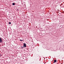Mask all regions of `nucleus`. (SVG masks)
Wrapping results in <instances>:
<instances>
[{"label": "nucleus", "mask_w": 64, "mask_h": 64, "mask_svg": "<svg viewBox=\"0 0 64 64\" xmlns=\"http://www.w3.org/2000/svg\"><path fill=\"white\" fill-rule=\"evenodd\" d=\"M21 48H22V49H23V48L22 47Z\"/></svg>", "instance_id": "8"}, {"label": "nucleus", "mask_w": 64, "mask_h": 64, "mask_svg": "<svg viewBox=\"0 0 64 64\" xmlns=\"http://www.w3.org/2000/svg\"><path fill=\"white\" fill-rule=\"evenodd\" d=\"M24 47H26V44L25 43H24Z\"/></svg>", "instance_id": "2"}, {"label": "nucleus", "mask_w": 64, "mask_h": 64, "mask_svg": "<svg viewBox=\"0 0 64 64\" xmlns=\"http://www.w3.org/2000/svg\"><path fill=\"white\" fill-rule=\"evenodd\" d=\"M9 24H11V22H10L9 23Z\"/></svg>", "instance_id": "7"}, {"label": "nucleus", "mask_w": 64, "mask_h": 64, "mask_svg": "<svg viewBox=\"0 0 64 64\" xmlns=\"http://www.w3.org/2000/svg\"><path fill=\"white\" fill-rule=\"evenodd\" d=\"M20 41H23V40H20Z\"/></svg>", "instance_id": "5"}, {"label": "nucleus", "mask_w": 64, "mask_h": 64, "mask_svg": "<svg viewBox=\"0 0 64 64\" xmlns=\"http://www.w3.org/2000/svg\"><path fill=\"white\" fill-rule=\"evenodd\" d=\"M54 63H55V62H57V60H55L54 61Z\"/></svg>", "instance_id": "3"}, {"label": "nucleus", "mask_w": 64, "mask_h": 64, "mask_svg": "<svg viewBox=\"0 0 64 64\" xmlns=\"http://www.w3.org/2000/svg\"><path fill=\"white\" fill-rule=\"evenodd\" d=\"M15 4L14 3H13L12 4V5H15Z\"/></svg>", "instance_id": "4"}, {"label": "nucleus", "mask_w": 64, "mask_h": 64, "mask_svg": "<svg viewBox=\"0 0 64 64\" xmlns=\"http://www.w3.org/2000/svg\"><path fill=\"white\" fill-rule=\"evenodd\" d=\"M2 55L1 54H0V56L1 57V56H2Z\"/></svg>", "instance_id": "6"}, {"label": "nucleus", "mask_w": 64, "mask_h": 64, "mask_svg": "<svg viewBox=\"0 0 64 64\" xmlns=\"http://www.w3.org/2000/svg\"><path fill=\"white\" fill-rule=\"evenodd\" d=\"M2 38H0V43H2Z\"/></svg>", "instance_id": "1"}]
</instances>
